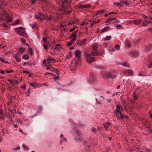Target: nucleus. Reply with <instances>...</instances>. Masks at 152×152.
I'll return each instance as SVG.
<instances>
[{"mask_svg": "<svg viewBox=\"0 0 152 152\" xmlns=\"http://www.w3.org/2000/svg\"><path fill=\"white\" fill-rule=\"evenodd\" d=\"M97 51L88 49L85 51V57L88 63H91L95 60L94 58L91 57V56H95L99 55Z\"/></svg>", "mask_w": 152, "mask_h": 152, "instance_id": "obj_1", "label": "nucleus"}, {"mask_svg": "<svg viewBox=\"0 0 152 152\" xmlns=\"http://www.w3.org/2000/svg\"><path fill=\"white\" fill-rule=\"evenodd\" d=\"M116 109L114 111V113L116 115L117 119L118 120H122L124 118L128 119L129 118L128 116L122 114L121 111L123 109L122 107L120 104H117L116 105Z\"/></svg>", "mask_w": 152, "mask_h": 152, "instance_id": "obj_2", "label": "nucleus"}, {"mask_svg": "<svg viewBox=\"0 0 152 152\" xmlns=\"http://www.w3.org/2000/svg\"><path fill=\"white\" fill-rule=\"evenodd\" d=\"M25 30V28L23 27H18L15 29V30L18 34L25 37L28 38V36Z\"/></svg>", "mask_w": 152, "mask_h": 152, "instance_id": "obj_3", "label": "nucleus"}, {"mask_svg": "<svg viewBox=\"0 0 152 152\" xmlns=\"http://www.w3.org/2000/svg\"><path fill=\"white\" fill-rule=\"evenodd\" d=\"M35 17L37 19L42 20L45 18V15L41 13H38L35 15Z\"/></svg>", "mask_w": 152, "mask_h": 152, "instance_id": "obj_4", "label": "nucleus"}, {"mask_svg": "<svg viewBox=\"0 0 152 152\" xmlns=\"http://www.w3.org/2000/svg\"><path fill=\"white\" fill-rule=\"evenodd\" d=\"M78 32V30H77L74 31L72 34L70 39H72L75 40L77 39V34Z\"/></svg>", "mask_w": 152, "mask_h": 152, "instance_id": "obj_5", "label": "nucleus"}, {"mask_svg": "<svg viewBox=\"0 0 152 152\" xmlns=\"http://www.w3.org/2000/svg\"><path fill=\"white\" fill-rule=\"evenodd\" d=\"M75 57L77 59H80L81 57V52L78 50H77L75 52Z\"/></svg>", "mask_w": 152, "mask_h": 152, "instance_id": "obj_6", "label": "nucleus"}, {"mask_svg": "<svg viewBox=\"0 0 152 152\" xmlns=\"http://www.w3.org/2000/svg\"><path fill=\"white\" fill-rule=\"evenodd\" d=\"M80 59H77V61H76L75 60L74 61H72V62L71 64V66H77V65H79L80 64Z\"/></svg>", "mask_w": 152, "mask_h": 152, "instance_id": "obj_7", "label": "nucleus"}, {"mask_svg": "<svg viewBox=\"0 0 152 152\" xmlns=\"http://www.w3.org/2000/svg\"><path fill=\"white\" fill-rule=\"evenodd\" d=\"M87 39H85L82 40L79 42L77 43V44L79 46H82L85 44Z\"/></svg>", "mask_w": 152, "mask_h": 152, "instance_id": "obj_8", "label": "nucleus"}, {"mask_svg": "<svg viewBox=\"0 0 152 152\" xmlns=\"http://www.w3.org/2000/svg\"><path fill=\"white\" fill-rule=\"evenodd\" d=\"M142 20L141 19H138L137 20H135L133 21L134 23L136 25H138L140 24L142 21Z\"/></svg>", "mask_w": 152, "mask_h": 152, "instance_id": "obj_9", "label": "nucleus"}, {"mask_svg": "<svg viewBox=\"0 0 152 152\" xmlns=\"http://www.w3.org/2000/svg\"><path fill=\"white\" fill-rule=\"evenodd\" d=\"M121 3H122L123 4H126L125 3V2L124 1H120L119 2H114V4L115 5H116L117 6H118Z\"/></svg>", "mask_w": 152, "mask_h": 152, "instance_id": "obj_10", "label": "nucleus"}, {"mask_svg": "<svg viewBox=\"0 0 152 152\" xmlns=\"http://www.w3.org/2000/svg\"><path fill=\"white\" fill-rule=\"evenodd\" d=\"M105 10H101L99 11H98L96 12V14L94 16H96L99 15H100L102 14H104L105 13Z\"/></svg>", "mask_w": 152, "mask_h": 152, "instance_id": "obj_11", "label": "nucleus"}, {"mask_svg": "<svg viewBox=\"0 0 152 152\" xmlns=\"http://www.w3.org/2000/svg\"><path fill=\"white\" fill-rule=\"evenodd\" d=\"M47 60L49 62H52L54 63L55 62V59L52 58L50 57H49V58H48L47 59Z\"/></svg>", "mask_w": 152, "mask_h": 152, "instance_id": "obj_12", "label": "nucleus"}, {"mask_svg": "<svg viewBox=\"0 0 152 152\" xmlns=\"http://www.w3.org/2000/svg\"><path fill=\"white\" fill-rule=\"evenodd\" d=\"M109 28L110 27L109 26H107L104 27L101 30V33H103L105 31L108 30L109 29Z\"/></svg>", "mask_w": 152, "mask_h": 152, "instance_id": "obj_13", "label": "nucleus"}, {"mask_svg": "<svg viewBox=\"0 0 152 152\" xmlns=\"http://www.w3.org/2000/svg\"><path fill=\"white\" fill-rule=\"evenodd\" d=\"M116 76L113 74L112 73H109L107 77L109 78H115Z\"/></svg>", "mask_w": 152, "mask_h": 152, "instance_id": "obj_14", "label": "nucleus"}, {"mask_svg": "<svg viewBox=\"0 0 152 152\" xmlns=\"http://www.w3.org/2000/svg\"><path fill=\"white\" fill-rule=\"evenodd\" d=\"M91 5L90 4H88L86 5H83L80 6V7L84 8H89L90 7Z\"/></svg>", "mask_w": 152, "mask_h": 152, "instance_id": "obj_15", "label": "nucleus"}, {"mask_svg": "<svg viewBox=\"0 0 152 152\" xmlns=\"http://www.w3.org/2000/svg\"><path fill=\"white\" fill-rule=\"evenodd\" d=\"M111 124L110 123L106 122V123L103 124L105 128L107 130L108 127Z\"/></svg>", "mask_w": 152, "mask_h": 152, "instance_id": "obj_16", "label": "nucleus"}, {"mask_svg": "<svg viewBox=\"0 0 152 152\" xmlns=\"http://www.w3.org/2000/svg\"><path fill=\"white\" fill-rule=\"evenodd\" d=\"M30 85L35 88L36 87H39V85L38 83L36 82L31 83L30 84Z\"/></svg>", "mask_w": 152, "mask_h": 152, "instance_id": "obj_17", "label": "nucleus"}, {"mask_svg": "<svg viewBox=\"0 0 152 152\" xmlns=\"http://www.w3.org/2000/svg\"><path fill=\"white\" fill-rule=\"evenodd\" d=\"M60 45L58 44H57L55 47L54 48V50H60L61 48H60Z\"/></svg>", "mask_w": 152, "mask_h": 152, "instance_id": "obj_18", "label": "nucleus"}, {"mask_svg": "<svg viewBox=\"0 0 152 152\" xmlns=\"http://www.w3.org/2000/svg\"><path fill=\"white\" fill-rule=\"evenodd\" d=\"M20 20L19 19H17L15 21L14 23H13L12 24L13 25H16L20 23Z\"/></svg>", "mask_w": 152, "mask_h": 152, "instance_id": "obj_19", "label": "nucleus"}, {"mask_svg": "<svg viewBox=\"0 0 152 152\" xmlns=\"http://www.w3.org/2000/svg\"><path fill=\"white\" fill-rule=\"evenodd\" d=\"M14 57L17 61L20 62L21 61L20 58L18 57V55L14 56Z\"/></svg>", "mask_w": 152, "mask_h": 152, "instance_id": "obj_20", "label": "nucleus"}, {"mask_svg": "<svg viewBox=\"0 0 152 152\" xmlns=\"http://www.w3.org/2000/svg\"><path fill=\"white\" fill-rule=\"evenodd\" d=\"M104 50L103 49H101L99 50V55H101L104 54Z\"/></svg>", "mask_w": 152, "mask_h": 152, "instance_id": "obj_21", "label": "nucleus"}, {"mask_svg": "<svg viewBox=\"0 0 152 152\" xmlns=\"http://www.w3.org/2000/svg\"><path fill=\"white\" fill-rule=\"evenodd\" d=\"M52 18L51 17L50 15L49 17H48L47 15L45 16V20H50Z\"/></svg>", "mask_w": 152, "mask_h": 152, "instance_id": "obj_22", "label": "nucleus"}, {"mask_svg": "<svg viewBox=\"0 0 152 152\" xmlns=\"http://www.w3.org/2000/svg\"><path fill=\"white\" fill-rule=\"evenodd\" d=\"M75 41L73 39H72L69 41L67 44L68 46H70L72 44V43Z\"/></svg>", "mask_w": 152, "mask_h": 152, "instance_id": "obj_23", "label": "nucleus"}, {"mask_svg": "<svg viewBox=\"0 0 152 152\" xmlns=\"http://www.w3.org/2000/svg\"><path fill=\"white\" fill-rule=\"evenodd\" d=\"M25 49L24 48H20L19 50V51L21 53H23L25 51Z\"/></svg>", "mask_w": 152, "mask_h": 152, "instance_id": "obj_24", "label": "nucleus"}, {"mask_svg": "<svg viewBox=\"0 0 152 152\" xmlns=\"http://www.w3.org/2000/svg\"><path fill=\"white\" fill-rule=\"evenodd\" d=\"M126 72L130 74V75H132L133 74V72L132 70L130 69L127 70L126 71Z\"/></svg>", "mask_w": 152, "mask_h": 152, "instance_id": "obj_25", "label": "nucleus"}, {"mask_svg": "<svg viewBox=\"0 0 152 152\" xmlns=\"http://www.w3.org/2000/svg\"><path fill=\"white\" fill-rule=\"evenodd\" d=\"M69 57H68V56H66V57L67 59H69L71 58L72 56V53L71 51H70L69 52Z\"/></svg>", "mask_w": 152, "mask_h": 152, "instance_id": "obj_26", "label": "nucleus"}, {"mask_svg": "<svg viewBox=\"0 0 152 152\" xmlns=\"http://www.w3.org/2000/svg\"><path fill=\"white\" fill-rule=\"evenodd\" d=\"M29 58V56L27 55H25L22 57V58L24 59H28Z\"/></svg>", "mask_w": 152, "mask_h": 152, "instance_id": "obj_27", "label": "nucleus"}, {"mask_svg": "<svg viewBox=\"0 0 152 152\" xmlns=\"http://www.w3.org/2000/svg\"><path fill=\"white\" fill-rule=\"evenodd\" d=\"M23 147L24 150H25L28 151L29 149V148L28 146H25L24 144L23 145Z\"/></svg>", "mask_w": 152, "mask_h": 152, "instance_id": "obj_28", "label": "nucleus"}, {"mask_svg": "<svg viewBox=\"0 0 152 152\" xmlns=\"http://www.w3.org/2000/svg\"><path fill=\"white\" fill-rule=\"evenodd\" d=\"M28 52L30 54V55H33V50L31 48H28Z\"/></svg>", "mask_w": 152, "mask_h": 152, "instance_id": "obj_29", "label": "nucleus"}, {"mask_svg": "<svg viewBox=\"0 0 152 152\" xmlns=\"http://www.w3.org/2000/svg\"><path fill=\"white\" fill-rule=\"evenodd\" d=\"M146 66L148 68L152 67V62H149V64H147Z\"/></svg>", "mask_w": 152, "mask_h": 152, "instance_id": "obj_30", "label": "nucleus"}, {"mask_svg": "<svg viewBox=\"0 0 152 152\" xmlns=\"http://www.w3.org/2000/svg\"><path fill=\"white\" fill-rule=\"evenodd\" d=\"M93 50H98L97 46L96 45H94L93 47Z\"/></svg>", "mask_w": 152, "mask_h": 152, "instance_id": "obj_31", "label": "nucleus"}, {"mask_svg": "<svg viewBox=\"0 0 152 152\" xmlns=\"http://www.w3.org/2000/svg\"><path fill=\"white\" fill-rule=\"evenodd\" d=\"M111 38V37L110 36H107V37H106L104 39V41H106V40H110V39Z\"/></svg>", "mask_w": 152, "mask_h": 152, "instance_id": "obj_32", "label": "nucleus"}, {"mask_svg": "<svg viewBox=\"0 0 152 152\" xmlns=\"http://www.w3.org/2000/svg\"><path fill=\"white\" fill-rule=\"evenodd\" d=\"M0 60L2 62H4V63H7V64H8L9 63V62L8 61H5L4 59H3V58H1L0 57Z\"/></svg>", "mask_w": 152, "mask_h": 152, "instance_id": "obj_33", "label": "nucleus"}, {"mask_svg": "<svg viewBox=\"0 0 152 152\" xmlns=\"http://www.w3.org/2000/svg\"><path fill=\"white\" fill-rule=\"evenodd\" d=\"M17 121L18 123L20 124L21 125H22L23 121L19 119H17Z\"/></svg>", "mask_w": 152, "mask_h": 152, "instance_id": "obj_34", "label": "nucleus"}, {"mask_svg": "<svg viewBox=\"0 0 152 152\" xmlns=\"http://www.w3.org/2000/svg\"><path fill=\"white\" fill-rule=\"evenodd\" d=\"M148 24V23H147V21L146 20H145V22H143V23H142V26H146V25H147Z\"/></svg>", "mask_w": 152, "mask_h": 152, "instance_id": "obj_35", "label": "nucleus"}, {"mask_svg": "<svg viewBox=\"0 0 152 152\" xmlns=\"http://www.w3.org/2000/svg\"><path fill=\"white\" fill-rule=\"evenodd\" d=\"M96 23V20L93 21L91 23V24L90 25L91 27H92L93 25Z\"/></svg>", "mask_w": 152, "mask_h": 152, "instance_id": "obj_36", "label": "nucleus"}, {"mask_svg": "<svg viewBox=\"0 0 152 152\" xmlns=\"http://www.w3.org/2000/svg\"><path fill=\"white\" fill-rule=\"evenodd\" d=\"M43 47L46 50H48L49 48V45H47L45 44L43 45Z\"/></svg>", "mask_w": 152, "mask_h": 152, "instance_id": "obj_37", "label": "nucleus"}, {"mask_svg": "<svg viewBox=\"0 0 152 152\" xmlns=\"http://www.w3.org/2000/svg\"><path fill=\"white\" fill-rule=\"evenodd\" d=\"M49 39L48 37H43L42 39L44 42H46L45 41H47V40L48 39Z\"/></svg>", "mask_w": 152, "mask_h": 152, "instance_id": "obj_38", "label": "nucleus"}, {"mask_svg": "<svg viewBox=\"0 0 152 152\" xmlns=\"http://www.w3.org/2000/svg\"><path fill=\"white\" fill-rule=\"evenodd\" d=\"M53 71L55 72L56 74H58V75H59V71L58 69H56L54 70Z\"/></svg>", "mask_w": 152, "mask_h": 152, "instance_id": "obj_39", "label": "nucleus"}, {"mask_svg": "<svg viewBox=\"0 0 152 152\" xmlns=\"http://www.w3.org/2000/svg\"><path fill=\"white\" fill-rule=\"evenodd\" d=\"M77 27H74L72 28H71L70 30H69V31L70 32H72V31H74V30H75V29L77 28Z\"/></svg>", "mask_w": 152, "mask_h": 152, "instance_id": "obj_40", "label": "nucleus"}, {"mask_svg": "<svg viewBox=\"0 0 152 152\" xmlns=\"http://www.w3.org/2000/svg\"><path fill=\"white\" fill-rule=\"evenodd\" d=\"M20 40L23 43H25L26 42V40L23 38H21L20 39Z\"/></svg>", "mask_w": 152, "mask_h": 152, "instance_id": "obj_41", "label": "nucleus"}, {"mask_svg": "<svg viewBox=\"0 0 152 152\" xmlns=\"http://www.w3.org/2000/svg\"><path fill=\"white\" fill-rule=\"evenodd\" d=\"M116 19H117L115 17L114 18H109V20L110 21H112V20H115Z\"/></svg>", "mask_w": 152, "mask_h": 152, "instance_id": "obj_42", "label": "nucleus"}, {"mask_svg": "<svg viewBox=\"0 0 152 152\" xmlns=\"http://www.w3.org/2000/svg\"><path fill=\"white\" fill-rule=\"evenodd\" d=\"M64 140H65V141H66V138H64V137H63V138H62L61 139V140L60 141V143H62V142Z\"/></svg>", "mask_w": 152, "mask_h": 152, "instance_id": "obj_43", "label": "nucleus"}, {"mask_svg": "<svg viewBox=\"0 0 152 152\" xmlns=\"http://www.w3.org/2000/svg\"><path fill=\"white\" fill-rule=\"evenodd\" d=\"M116 27H117V28L118 29L122 28L121 27V26L120 24L116 25Z\"/></svg>", "mask_w": 152, "mask_h": 152, "instance_id": "obj_44", "label": "nucleus"}, {"mask_svg": "<svg viewBox=\"0 0 152 152\" xmlns=\"http://www.w3.org/2000/svg\"><path fill=\"white\" fill-rule=\"evenodd\" d=\"M8 80L9 82H10L12 84H14V82L15 81H14L13 80Z\"/></svg>", "mask_w": 152, "mask_h": 152, "instance_id": "obj_45", "label": "nucleus"}, {"mask_svg": "<svg viewBox=\"0 0 152 152\" xmlns=\"http://www.w3.org/2000/svg\"><path fill=\"white\" fill-rule=\"evenodd\" d=\"M120 48V46L119 45H116L115 47V49L117 50H119Z\"/></svg>", "mask_w": 152, "mask_h": 152, "instance_id": "obj_46", "label": "nucleus"}, {"mask_svg": "<svg viewBox=\"0 0 152 152\" xmlns=\"http://www.w3.org/2000/svg\"><path fill=\"white\" fill-rule=\"evenodd\" d=\"M20 149V146H18L17 147V148H14V149L15 150H16V151H17L18 150H19V149Z\"/></svg>", "mask_w": 152, "mask_h": 152, "instance_id": "obj_47", "label": "nucleus"}, {"mask_svg": "<svg viewBox=\"0 0 152 152\" xmlns=\"http://www.w3.org/2000/svg\"><path fill=\"white\" fill-rule=\"evenodd\" d=\"M13 70H9V71H6V72L7 73H12L13 72Z\"/></svg>", "mask_w": 152, "mask_h": 152, "instance_id": "obj_48", "label": "nucleus"}, {"mask_svg": "<svg viewBox=\"0 0 152 152\" xmlns=\"http://www.w3.org/2000/svg\"><path fill=\"white\" fill-rule=\"evenodd\" d=\"M59 77V75H58V76L56 77H54V79L55 80H58V78Z\"/></svg>", "mask_w": 152, "mask_h": 152, "instance_id": "obj_49", "label": "nucleus"}, {"mask_svg": "<svg viewBox=\"0 0 152 152\" xmlns=\"http://www.w3.org/2000/svg\"><path fill=\"white\" fill-rule=\"evenodd\" d=\"M123 65L127 67H129V64H127L126 63H124Z\"/></svg>", "mask_w": 152, "mask_h": 152, "instance_id": "obj_50", "label": "nucleus"}, {"mask_svg": "<svg viewBox=\"0 0 152 152\" xmlns=\"http://www.w3.org/2000/svg\"><path fill=\"white\" fill-rule=\"evenodd\" d=\"M110 50L111 52H113L115 51V50L113 48H111L110 49Z\"/></svg>", "mask_w": 152, "mask_h": 152, "instance_id": "obj_51", "label": "nucleus"}, {"mask_svg": "<svg viewBox=\"0 0 152 152\" xmlns=\"http://www.w3.org/2000/svg\"><path fill=\"white\" fill-rule=\"evenodd\" d=\"M96 100L97 101V104H102V102H101L98 101L97 99H96Z\"/></svg>", "mask_w": 152, "mask_h": 152, "instance_id": "obj_52", "label": "nucleus"}, {"mask_svg": "<svg viewBox=\"0 0 152 152\" xmlns=\"http://www.w3.org/2000/svg\"><path fill=\"white\" fill-rule=\"evenodd\" d=\"M116 12H110L109 13V15H112V14H116Z\"/></svg>", "mask_w": 152, "mask_h": 152, "instance_id": "obj_53", "label": "nucleus"}, {"mask_svg": "<svg viewBox=\"0 0 152 152\" xmlns=\"http://www.w3.org/2000/svg\"><path fill=\"white\" fill-rule=\"evenodd\" d=\"M30 91V88H29L28 89V94H27V96H28L29 95V93Z\"/></svg>", "mask_w": 152, "mask_h": 152, "instance_id": "obj_54", "label": "nucleus"}, {"mask_svg": "<svg viewBox=\"0 0 152 152\" xmlns=\"http://www.w3.org/2000/svg\"><path fill=\"white\" fill-rule=\"evenodd\" d=\"M87 24V23L86 22H82L81 24V26H83L85 24Z\"/></svg>", "mask_w": 152, "mask_h": 152, "instance_id": "obj_55", "label": "nucleus"}, {"mask_svg": "<svg viewBox=\"0 0 152 152\" xmlns=\"http://www.w3.org/2000/svg\"><path fill=\"white\" fill-rule=\"evenodd\" d=\"M13 126L15 128H17L18 127V126L17 124H14L13 125Z\"/></svg>", "mask_w": 152, "mask_h": 152, "instance_id": "obj_56", "label": "nucleus"}, {"mask_svg": "<svg viewBox=\"0 0 152 152\" xmlns=\"http://www.w3.org/2000/svg\"><path fill=\"white\" fill-rule=\"evenodd\" d=\"M36 0H31V1L32 2V4H34L35 3V2Z\"/></svg>", "mask_w": 152, "mask_h": 152, "instance_id": "obj_57", "label": "nucleus"}, {"mask_svg": "<svg viewBox=\"0 0 152 152\" xmlns=\"http://www.w3.org/2000/svg\"><path fill=\"white\" fill-rule=\"evenodd\" d=\"M93 132H95L96 131V130L95 128H93L92 129Z\"/></svg>", "mask_w": 152, "mask_h": 152, "instance_id": "obj_58", "label": "nucleus"}, {"mask_svg": "<svg viewBox=\"0 0 152 152\" xmlns=\"http://www.w3.org/2000/svg\"><path fill=\"white\" fill-rule=\"evenodd\" d=\"M71 13V11H68L67 12H66V13L67 14H69Z\"/></svg>", "mask_w": 152, "mask_h": 152, "instance_id": "obj_59", "label": "nucleus"}, {"mask_svg": "<svg viewBox=\"0 0 152 152\" xmlns=\"http://www.w3.org/2000/svg\"><path fill=\"white\" fill-rule=\"evenodd\" d=\"M23 72L26 73H29L26 70H24Z\"/></svg>", "mask_w": 152, "mask_h": 152, "instance_id": "obj_60", "label": "nucleus"}, {"mask_svg": "<svg viewBox=\"0 0 152 152\" xmlns=\"http://www.w3.org/2000/svg\"><path fill=\"white\" fill-rule=\"evenodd\" d=\"M46 42H44L47 45H49V42L48 41H45Z\"/></svg>", "mask_w": 152, "mask_h": 152, "instance_id": "obj_61", "label": "nucleus"}, {"mask_svg": "<svg viewBox=\"0 0 152 152\" xmlns=\"http://www.w3.org/2000/svg\"><path fill=\"white\" fill-rule=\"evenodd\" d=\"M106 100L108 102H110L111 101V100L110 99H107Z\"/></svg>", "mask_w": 152, "mask_h": 152, "instance_id": "obj_62", "label": "nucleus"}, {"mask_svg": "<svg viewBox=\"0 0 152 152\" xmlns=\"http://www.w3.org/2000/svg\"><path fill=\"white\" fill-rule=\"evenodd\" d=\"M12 20V18H10L9 19H8L7 21L8 22H9L10 21H11Z\"/></svg>", "mask_w": 152, "mask_h": 152, "instance_id": "obj_63", "label": "nucleus"}, {"mask_svg": "<svg viewBox=\"0 0 152 152\" xmlns=\"http://www.w3.org/2000/svg\"><path fill=\"white\" fill-rule=\"evenodd\" d=\"M142 16L143 17H144L146 19L147 18V17L144 15H142Z\"/></svg>", "mask_w": 152, "mask_h": 152, "instance_id": "obj_64", "label": "nucleus"}]
</instances>
